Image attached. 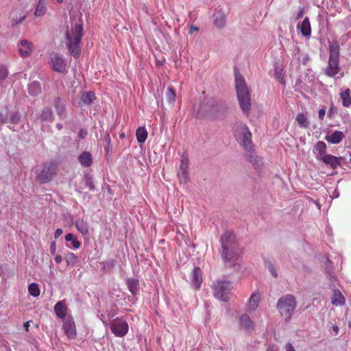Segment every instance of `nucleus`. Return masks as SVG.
<instances>
[{
  "label": "nucleus",
  "instance_id": "49530a36",
  "mask_svg": "<svg viewBox=\"0 0 351 351\" xmlns=\"http://www.w3.org/2000/svg\"><path fill=\"white\" fill-rule=\"evenodd\" d=\"M105 141L106 142V145L104 147L106 149L108 150L110 144V138L108 134H106L105 136Z\"/></svg>",
  "mask_w": 351,
  "mask_h": 351
},
{
  "label": "nucleus",
  "instance_id": "5fc2aeb1",
  "mask_svg": "<svg viewBox=\"0 0 351 351\" xmlns=\"http://www.w3.org/2000/svg\"><path fill=\"white\" fill-rule=\"evenodd\" d=\"M286 351H295L291 343H287L285 346Z\"/></svg>",
  "mask_w": 351,
  "mask_h": 351
},
{
  "label": "nucleus",
  "instance_id": "f8f14e48",
  "mask_svg": "<svg viewBox=\"0 0 351 351\" xmlns=\"http://www.w3.org/2000/svg\"><path fill=\"white\" fill-rule=\"evenodd\" d=\"M214 25L217 28H223L226 23V15L225 12L221 9H217L213 15Z\"/></svg>",
  "mask_w": 351,
  "mask_h": 351
},
{
  "label": "nucleus",
  "instance_id": "dca6fc26",
  "mask_svg": "<svg viewBox=\"0 0 351 351\" xmlns=\"http://www.w3.org/2000/svg\"><path fill=\"white\" fill-rule=\"evenodd\" d=\"M240 326L248 332L253 331L254 324L251 318L247 314H243L239 317Z\"/></svg>",
  "mask_w": 351,
  "mask_h": 351
},
{
  "label": "nucleus",
  "instance_id": "c9c22d12",
  "mask_svg": "<svg viewBox=\"0 0 351 351\" xmlns=\"http://www.w3.org/2000/svg\"><path fill=\"white\" fill-rule=\"evenodd\" d=\"M65 240L66 241H71L72 247L74 250H77L81 246V243L77 239V238L71 233H68L65 235Z\"/></svg>",
  "mask_w": 351,
  "mask_h": 351
},
{
  "label": "nucleus",
  "instance_id": "f257e3e1",
  "mask_svg": "<svg viewBox=\"0 0 351 351\" xmlns=\"http://www.w3.org/2000/svg\"><path fill=\"white\" fill-rule=\"evenodd\" d=\"M221 256L224 263L229 266L233 265L242 254V250L239 247L235 234L226 232L221 237Z\"/></svg>",
  "mask_w": 351,
  "mask_h": 351
},
{
  "label": "nucleus",
  "instance_id": "6ab92c4d",
  "mask_svg": "<svg viewBox=\"0 0 351 351\" xmlns=\"http://www.w3.org/2000/svg\"><path fill=\"white\" fill-rule=\"evenodd\" d=\"M191 285L195 289H199L202 282V271L199 267H195L193 269L191 276Z\"/></svg>",
  "mask_w": 351,
  "mask_h": 351
},
{
  "label": "nucleus",
  "instance_id": "de8ad7c7",
  "mask_svg": "<svg viewBox=\"0 0 351 351\" xmlns=\"http://www.w3.org/2000/svg\"><path fill=\"white\" fill-rule=\"evenodd\" d=\"M326 114V110L324 109H320L318 112V117L320 120H323Z\"/></svg>",
  "mask_w": 351,
  "mask_h": 351
},
{
  "label": "nucleus",
  "instance_id": "4be33fe9",
  "mask_svg": "<svg viewBox=\"0 0 351 351\" xmlns=\"http://www.w3.org/2000/svg\"><path fill=\"white\" fill-rule=\"evenodd\" d=\"M326 145L323 141H318L314 147V154L317 160H321L326 154Z\"/></svg>",
  "mask_w": 351,
  "mask_h": 351
},
{
  "label": "nucleus",
  "instance_id": "7c9ffc66",
  "mask_svg": "<svg viewBox=\"0 0 351 351\" xmlns=\"http://www.w3.org/2000/svg\"><path fill=\"white\" fill-rule=\"evenodd\" d=\"M55 108L58 114L61 117V119H64L66 117V108L64 102L61 99H58L56 101Z\"/></svg>",
  "mask_w": 351,
  "mask_h": 351
},
{
  "label": "nucleus",
  "instance_id": "bf43d9fd",
  "mask_svg": "<svg viewBox=\"0 0 351 351\" xmlns=\"http://www.w3.org/2000/svg\"><path fill=\"white\" fill-rule=\"evenodd\" d=\"M88 186L90 190H91V191L95 190V186L93 183H91V182L88 183Z\"/></svg>",
  "mask_w": 351,
  "mask_h": 351
},
{
  "label": "nucleus",
  "instance_id": "ea45409f",
  "mask_svg": "<svg viewBox=\"0 0 351 351\" xmlns=\"http://www.w3.org/2000/svg\"><path fill=\"white\" fill-rule=\"evenodd\" d=\"M7 119L11 123H17L20 119V115L18 112H12L8 114Z\"/></svg>",
  "mask_w": 351,
  "mask_h": 351
},
{
  "label": "nucleus",
  "instance_id": "ddd939ff",
  "mask_svg": "<svg viewBox=\"0 0 351 351\" xmlns=\"http://www.w3.org/2000/svg\"><path fill=\"white\" fill-rule=\"evenodd\" d=\"M261 298L260 293H252L245 304V311L248 313L254 312L259 305Z\"/></svg>",
  "mask_w": 351,
  "mask_h": 351
},
{
  "label": "nucleus",
  "instance_id": "680f3d73",
  "mask_svg": "<svg viewBox=\"0 0 351 351\" xmlns=\"http://www.w3.org/2000/svg\"><path fill=\"white\" fill-rule=\"evenodd\" d=\"M119 136H120V138H123L125 137V134H124V133H121V134H119Z\"/></svg>",
  "mask_w": 351,
  "mask_h": 351
},
{
  "label": "nucleus",
  "instance_id": "f704fd0d",
  "mask_svg": "<svg viewBox=\"0 0 351 351\" xmlns=\"http://www.w3.org/2000/svg\"><path fill=\"white\" fill-rule=\"evenodd\" d=\"M95 99V93L92 91H88L83 93L81 101L85 105H90Z\"/></svg>",
  "mask_w": 351,
  "mask_h": 351
},
{
  "label": "nucleus",
  "instance_id": "13d9d810",
  "mask_svg": "<svg viewBox=\"0 0 351 351\" xmlns=\"http://www.w3.org/2000/svg\"><path fill=\"white\" fill-rule=\"evenodd\" d=\"M24 327L25 328V330L27 331L29 330V321L28 322H26L25 324H24Z\"/></svg>",
  "mask_w": 351,
  "mask_h": 351
},
{
  "label": "nucleus",
  "instance_id": "c03bdc74",
  "mask_svg": "<svg viewBox=\"0 0 351 351\" xmlns=\"http://www.w3.org/2000/svg\"><path fill=\"white\" fill-rule=\"evenodd\" d=\"M25 15H23V16H20L19 18L18 17L17 18H13L12 19V24L14 25H16L21 23L25 19Z\"/></svg>",
  "mask_w": 351,
  "mask_h": 351
},
{
  "label": "nucleus",
  "instance_id": "4d7b16f0",
  "mask_svg": "<svg viewBox=\"0 0 351 351\" xmlns=\"http://www.w3.org/2000/svg\"><path fill=\"white\" fill-rule=\"evenodd\" d=\"M332 330L335 332V335H337L339 332V327L336 325L332 326Z\"/></svg>",
  "mask_w": 351,
  "mask_h": 351
},
{
  "label": "nucleus",
  "instance_id": "09e8293b",
  "mask_svg": "<svg viewBox=\"0 0 351 351\" xmlns=\"http://www.w3.org/2000/svg\"><path fill=\"white\" fill-rule=\"evenodd\" d=\"M87 131L84 129H81L79 132V136L82 138H84L87 136Z\"/></svg>",
  "mask_w": 351,
  "mask_h": 351
},
{
  "label": "nucleus",
  "instance_id": "c756f323",
  "mask_svg": "<svg viewBox=\"0 0 351 351\" xmlns=\"http://www.w3.org/2000/svg\"><path fill=\"white\" fill-rule=\"evenodd\" d=\"M340 97L342 100V104L344 107H349L351 106V95L350 90L348 88L343 90L340 93Z\"/></svg>",
  "mask_w": 351,
  "mask_h": 351
},
{
  "label": "nucleus",
  "instance_id": "a19ab883",
  "mask_svg": "<svg viewBox=\"0 0 351 351\" xmlns=\"http://www.w3.org/2000/svg\"><path fill=\"white\" fill-rule=\"evenodd\" d=\"M167 99L169 103L173 104L176 99V93L173 89L169 87L167 91Z\"/></svg>",
  "mask_w": 351,
  "mask_h": 351
},
{
  "label": "nucleus",
  "instance_id": "aec40b11",
  "mask_svg": "<svg viewBox=\"0 0 351 351\" xmlns=\"http://www.w3.org/2000/svg\"><path fill=\"white\" fill-rule=\"evenodd\" d=\"M338 64V58H329L328 66L326 69V75L330 77L335 75L339 71Z\"/></svg>",
  "mask_w": 351,
  "mask_h": 351
},
{
  "label": "nucleus",
  "instance_id": "a211bd4d",
  "mask_svg": "<svg viewBox=\"0 0 351 351\" xmlns=\"http://www.w3.org/2000/svg\"><path fill=\"white\" fill-rule=\"evenodd\" d=\"M75 228L77 231L83 236L88 235L89 233V224L87 219L82 217L77 219L75 222Z\"/></svg>",
  "mask_w": 351,
  "mask_h": 351
},
{
  "label": "nucleus",
  "instance_id": "bb28decb",
  "mask_svg": "<svg viewBox=\"0 0 351 351\" xmlns=\"http://www.w3.org/2000/svg\"><path fill=\"white\" fill-rule=\"evenodd\" d=\"M78 160L82 166L89 167L92 163L91 154L88 152H84L80 155Z\"/></svg>",
  "mask_w": 351,
  "mask_h": 351
},
{
  "label": "nucleus",
  "instance_id": "9d476101",
  "mask_svg": "<svg viewBox=\"0 0 351 351\" xmlns=\"http://www.w3.org/2000/svg\"><path fill=\"white\" fill-rule=\"evenodd\" d=\"M56 173V166L54 163L46 164L40 171H38L37 178L41 182L46 183L51 180Z\"/></svg>",
  "mask_w": 351,
  "mask_h": 351
},
{
  "label": "nucleus",
  "instance_id": "72a5a7b5",
  "mask_svg": "<svg viewBox=\"0 0 351 351\" xmlns=\"http://www.w3.org/2000/svg\"><path fill=\"white\" fill-rule=\"evenodd\" d=\"M47 12V4L45 2L43 1V0H39L37 6L36 8V10L34 12V15L36 16L40 17L43 16Z\"/></svg>",
  "mask_w": 351,
  "mask_h": 351
},
{
  "label": "nucleus",
  "instance_id": "423d86ee",
  "mask_svg": "<svg viewBox=\"0 0 351 351\" xmlns=\"http://www.w3.org/2000/svg\"><path fill=\"white\" fill-rule=\"evenodd\" d=\"M231 282L224 280H217L213 283V291L215 297L221 301L226 302L228 294L232 289Z\"/></svg>",
  "mask_w": 351,
  "mask_h": 351
},
{
  "label": "nucleus",
  "instance_id": "0e129e2a",
  "mask_svg": "<svg viewBox=\"0 0 351 351\" xmlns=\"http://www.w3.org/2000/svg\"><path fill=\"white\" fill-rule=\"evenodd\" d=\"M348 326H349V327H350V328H351V322H350L348 323Z\"/></svg>",
  "mask_w": 351,
  "mask_h": 351
},
{
  "label": "nucleus",
  "instance_id": "412c9836",
  "mask_svg": "<svg viewBox=\"0 0 351 351\" xmlns=\"http://www.w3.org/2000/svg\"><path fill=\"white\" fill-rule=\"evenodd\" d=\"M54 311L56 312V315L61 318L65 319L67 318L66 313H67V307L63 301H60L56 304L54 306Z\"/></svg>",
  "mask_w": 351,
  "mask_h": 351
},
{
  "label": "nucleus",
  "instance_id": "393cba45",
  "mask_svg": "<svg viewBox=\"0 0 351 351\" xmlns=\"http://www.w3.org/2000/svg\"><path fill=\"white\" fill-rule=\"evenodd\" d=\"M320 160L326 165H329L332 169H336L340 164L339 159L330 154L325 155Z\"/></svg>",
  "mask_w": 351,
  "mask_h": 351
},
{
  "label": "nucleus",
  "instance_id": "5701e85b",
  "mask_svg": "<svg viewBox=\"0 0 351 351\" xmlns=\"http://www.w3.org/2000/svg\"><path fill=\"white\" fill-rule=\"evenodd\" d=\"M345 298L339 289H334L331 298V303L335 306H343L345 304Z\"/></svg>",
  "mask_w": 351,
  "mask_h": 351
},
{
  "label": "nucleus",
  "instance_id": "58836bf2",
  "mask_svg": "<svg viewBox=\"0 0 351 351\" xmlns=\"http://www.w3.org/2000/svg\"><path fill=\"white\" fill-rule=\"evenodd\" d=\"M28 292L33 297H38L40 293V288L37 283L32 282L28 286Z\"/></svg>",
  "mask_w": 351,
  "mask_h": 351
},
{
  "label": "nucleus",
  "instance_id": "864d4df0",
  "mask_svg": "<svg viewBox=\"0 0 351 351\" xmlns=\"http://www.w3.org/2000/svg\"><path fill=\"white\" fill-rule=\"evenodd\" d=\"M54 260L57 264L60 263L62 261V257L61 255H56Z\"/></svg>",
  "mask_w": 351,
  "mask_h": 351
},
{
  "label": "nucleus",
  "instance_id": "8fccbe9b",
  "mask_svg": "<svg viewBox=\"0 0 351 351\" xmlns=\"http://www.w3.org/2000/svg\"><path fill=\"white\" fill-rule=\"evenodd\" d=\"M62 234V230L60 228H58L56 230L54 233V238L58 239Z\"/></svg>",
  "mask_w": 351,
  "mask_h": 351
},
{
  "label": "nucleus",
  "instance_id": "39448f33",
  "mask_svg": "<svg viewBox=\"0 0 351 351\" xmlns=\"http://www.w3.org/2000/svg\"><path fill=\"white\" fill-rule=\"evenodd\" d=\"M234 136L246 150L250 151L252 149V134L245 124L240 123L236 126Z\"/></svg>",
  "mask_w": 351,
  "mask_h": 351
},
{
  "label": "nucleus",
  "instance_id": "7ed1b4c3",
  "mask_svg": "<svg viewBox=\"0 0 351 351\" xmlns=\"http://www.w3.org/2000/svg\"><path fill=\"white\" fill-rule=\"evenodd\" d=\"M83 34V27L81 25H75L71 31L66 34V45L70 54L77 58L81 52L80 42Z\"/></svg>",
  "mask_w": 351,
  "mask_h": 351
},
{
  "label": "nucleus",
  "instance_id": "0eeeda50",
  "mask_svg": "<svg viewBox=\"0 0 351 351\" xmlns=\"http://www.w3.org/2000/svg\"><path fill=\"white\" fill-rule=\"evenodd\" d=\"M189 160L188 158V155L186 153H183L179 165V168L178 169L177 175L179 178V181L180 183L185 184L189 180Z\"/></svg>",
  "mask_w": 351,
  "mask_h": 351
},
{
  "label": "nucleus",
  "instance_id": "e433bc0d",
  "mask_svg": "<svg viewBox=\"0 0 351 351\" xmlns=\"http://www.w3.org/2000/svg\"><path fill=\"white\" fill-rule=\"evenodd\" d=\"M329 58H338L339 59V45L337 43H330L329 45Z\"/></svg>",
  "mask_w": 351,
  "mask_h": 351
},
{
  "label": "nucleus",
  "instance_id": "f3484780",
  "mask_svg": "<svg viewBox=\"0 0 351 351\" xmlns=\"http://www.w3.org/2000/svg\"><path fill=\"white\" fill-rule=\"evenodd\" d=\"M344 137L345 134L343 132L335 130L330 134H327L325 136V140L331 144H339Z\"/></svg>",
  "mask_w": 351,
  "mask_h": 351
},
{
  "label": "nucleus",
  "instance_id": "20e7f679",
  "mask_svg": "<svg viewBox=\"0 0 351 351\" xmlns=\"http://www.w3.org/2000/svg\"><path fill=\"white\" fill-rule=\"evenodd\" d=\"M296 305L295 297L293 295L287 294L279 298L276 307L281 315L287 320L293 315Z\"/></svg>",
  "mask_w": 351,
  "mask_h": 351
},
{
  "label": "nucleus",
  "instance_id": "69168bd1",
  "mask_svg": "<svg viewBox=\"0 0 351 351\" xmlns=\"http://www.w3.org/2000/svg\"><path fill=\"white\" fill-rule=\"evenodd\" d=\"M267 351H272V350H270V349H268Z\"/></svg>",
  "mask_w": 351,
  "mask_h": 351
},
{
  "label": "nucleus",
  "instance_id": "e2e57ef3",
  "mask_svg": "<svg viewBox=\"0 0 351 351\" xmlns=\"http://www.w3.org/2000/svg\"><path fill=\"white\" fill-rule=\"evenodd\" d=\"M57 1H58V3H62V2L63 1V0H57Z\"/></svg>",
  "mask_w": 351,
  "mask_h": 351
},
{
  "label": "nucleus",
  "instance_id": "a18cd8bd",
  "mask_svg": "<svg viewBox=\"0 0 351 351\" xmlns=\"http://www.w3.org/2000/svg\"><path fill=\"white\" fill-rule=\"evenodd\" d=\"M50 252L52 254H55L56 252V243L55 241H51L50 243Z\"/></svg>",
  "mask_w": 351,
  "mask_h": 351
},
{
  "label": "nucleus",
  "instance_id": "b1692460",
  "mask_svg": "<svg viewBox=\"0 0 351 351\" xmlns=\"http://www.w3.org/2000/svg\"><path fill=\"white\" fill-rule=\"evenodd\" d=\"M295 121L300 128L307 129L310 126V121L307 115L302 112L297 114Z\"/></svg>",
  "mask_w": 351,
  "mask_h": 351
},
{
  "label": "nucleus",
  "instance_id": "4468645a",
  "mask_svg": "<svg viewBox=\"0 0 351 351\" xmlns=\"http://www.w3.org/2000/svg\"><path fill=\"white\" fill-rule=\"evenodd\" d=\"M297 29L304 37L307 39L310 38L311 36V27L308 17H305L302 22L297 25Z\"/></svg>",
  "mask_w": 351,
  "mask_h": 351
},
{
  "label": "nucleus",
  "instance_id": "cd10ccee",
  "mask_svg": "<svg viewBox=\"0 0 351 351\" xmlns=\"http://www.w3.org/2000/svg\"><path fill=\"white\" fill-rule=\"evenodd\" d=\"M274 77L284 86H285V80L284 78L283 69L277 64L274 66Z\"/></svg>",
  "mask_w": 351,
  "mask_h": 351
},
{
  "label": "nucleus",
  "instance_id": "2eb2a0df",
  "mask_svg": "<svg viewBox=\"0 0 351 351\" xmlns=\"http://www.w3.org/2000/svg\"><path fill=\"white\" fill-rule=\"evenodd\" d=\"M33 45L27 40H21L19 44V52L21 57H28L33 51Z\"/></svg>",
  "mask_w": 351,
  "mask_h": 351
},
{
  "label": "nucleus",
  "instance_id": "6e6d98bb",
  "mask_svg": "<svg viewBox=\"0 0 351 351\" xmlns=\"http://www.w3.org/2000/svg\"><path fill=\"white\" fill-rule=\"evenodd\" d=\"M198 30H199V28H198V27H195V26H193V25H192V26L190 27L189 33H190L191 34H192L194 32H197V31H198Z\"/></svg>",
  "mask_w": 351,
  "mask_h": 351
},
{
  "label": "nucleus",
  "instance_id": "4c0bfd02",
  "mask_svg": "<svg viewBox=\"0 0 351 351\" xmlns=\"http://www.w3.org/2000/svg\"><path fill=\"white\" fill-rule=\"evenodd\" d=\"M64 259L68 266H73L78 261L77 256L72 252L66 253Z\"/></svg>",
  "mask_w": 351,
  "mask_h": 351
},
{
  "label": "nucleus",
  "instance_id": "473e14b6",
  "mask_svg": "<svg viewBox=\"0 0 351 351\" xmlns=\"http://www.w3.org/2000/svg\"><path fill=\"white\" fill-rule=\"evenodd\" d=\"M127 285L132 295L137 294L138 291V280L135 278H130L127 280Z\"/></svg>",
  "mask_w": 351,
  "mask_h": 351
},
{
  "label": "nucleus",
  "instance_id": "338daca9",
  "mask_svg": "<svg viewBox=\"0 0 351 351\" xmlns=\"http://www.w3.org/2000/svg\"><path fill=\"white\" fill-rule=\"evenodd\" d=\"M350 163H351V158H350Z\"/></svg>",
  "mask_w": 351,
  "mask_h": 351
},
{
  "label": "nucleus",
  "instance_id": "9b49d317",
  "mask_svg": "<svg viewBox=\"0 0 351 351\" xmlns=\"http://www.w3.org/2000/svg\"><path fill=\"white\" fill-rule=\"evenodd\" d=\"M62 328L65 335L67 336L69 339H74L75 337V325L72 317L68 316L67 318L64 319Z\"/></svg>",
  "mask_w": 351,
  "mask_h": 351
},
{
  "label": "nucleus",
  "instance_id": "3c124183",
  "mask_svg": "<svg viewBox=\"0 0 351 351\" xmlns=\"http://www.w3.org/2000/svg\"><path fill=\"white\" fill-rule=\"evenodd\" d=\"M304 10L300 9L296 15V19L299 20V19H302L304 16Z\"/></svg>",
  "mask_w": 351,
  "mask_h": 351
},
{
  "label": "nucleus",
  "instance_id": "1a4fd4ad",
  "mask_svg": "<svg viewBox=\"0 0 351 351\" xmlns=\"http://www.w3.org/2000/svg\"><path fill=\"white\" fill-rule=\"evenodd\" d=\"M110 328L112 333L117 337H123L128 332V324L122 318H117L112 321Z\"/></svg>",
  "mask_w": 351,
  "mask_h": 351
},
{
  "label": "nucleus",
  "instance_id": "f03ea898",
  "mask_svg": "<svg viewBox=\"0 0 351 351\" xmlns=\"http://www.w3.org/2000/svg\"><path fill=\"white\" fill-rule=\"evenodd\" d=\"M235 87L237 98L242 111L249 114L251 108V98L249 89L243 77L240 73H235Z\"/></svg>",
  "mask_w": 351,
  "mask_h": 351
},
{
  "label": "nucleus",
  "instance_id": "052dcab7",
  "mask_svg": "<svg viewBox=\"0 0 351 351\" xmlns=\"http://www.w3.org/2000/svg\"><path fill=\"white\" fill-rule=\"evenodd\" d=\"M56 128L58 130H61L62 129V125L61 123H57Z\"/></svg>",
  "mask_w": 351,
  "mask_h": 351
},
{
  "label": "nucleus",
  "instance_id": "79ce46f5",
  "mask_svg": "<svg viewBox=\"0 0 351 351\" xmlns=\"http://www.w3.org/2000/svg\"><path fill=\"white\" fill-rule=\"evenodd\" d=\"M8 75V71L5 66L0 64V81L5 80Z\"/></svg>",
  "mask_w": 351,
  "mask_h": 351
},
{
  "label": "nucleus",
  "instance_id": "c85d7f7f",
  "mask_svg": "<svg viewBox=\"0 0 351 351\" xmlns=\"http://www.w3.org/2000/svg\"><path fill=\"white\" fill-rule=\"evenodd\" d=\"M28 92L32 96H37L41 92V86L37 81L31 82L28 86Z\"/></svg>",
  "mask_w": 351,
  "mask_h": 351
},
{
  "label": "nucleus",
  "instance_id": "2f4dec72",
  "mask_svg": "<svg viewBox=\"0 0 351 351\" xmlns=\"http://www.w3.org/2000/svg\"><path fill=\"white\" fill-rule=\"evenodd\" d=\"M40 119L42 121L51 122L53 120V114L51 109L47 107L43 108Z\"/></svg>",
  "mask_w": 351,
  "mask_h": 351
},
{
  "label": "nucleus",
  "instance_id": "603ef678",
  "mask_svg": "<svg viewBox=\"0 0 351 351\" xmlns=\"http://www.w3.org/2000/svg\"><path fill=\"white\" fill-rule=\"evenodd\" d=\"M335 108L334 106L332 105L330 110H328V117H332V114L335 113Z\"/></svg>",
  "mask_w": 351,
  "mask_h": 351
},
{
  "label": "nucleus",
  "instance_id": "a878e982",
  "mask_svg": "<svg viewBox=\"0 0 351 351\" xmlns=\"http://www.w3.org/2000/svg\"><path fill=\"white\" fill-rule=\"evenodd\" d=\"M148 133L145 127H139L136 131V136L138 143H143L147 138Z\"/></svg>",
  "mask_w": 351,
  "mask_h": 351
},
{
  "label": "nucleus",
  "instance_id": "37998d69",
  "mask_svg": "<svg viewBox=\"0 0 351 351\" xmlns=\"http://www.w3.org/2000/svg\"><path fill=\"white\" fill-rule=\"evenodd\" d=\"M268 269L270 274L275 278L278 276V273L274 267V266L271 263H268L267 265Z\"/></svg>",
  "mask_w": 351,
  "mask_h": 351
},
{
  "label": "nucleus",
  "instance_id": "6e6552de",
  "mask_svg": "<svg viewBox=\"0 0 351 351\" xmlns=\"http://www.w3.org/2000/svg\"><path fill=\"white\" fill-rule=\"evenodd\" d=\"M50 65L54 71L64 73L67 69V64L62 56L58 53L50 55Z\"/></svg>",
  "mask_w": 351,
  "mask_h": 351
}]
</instances>
